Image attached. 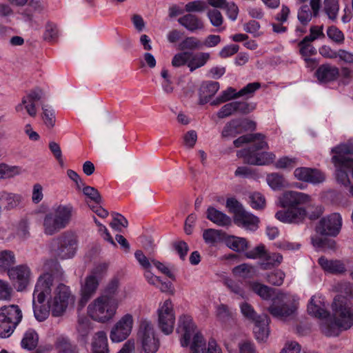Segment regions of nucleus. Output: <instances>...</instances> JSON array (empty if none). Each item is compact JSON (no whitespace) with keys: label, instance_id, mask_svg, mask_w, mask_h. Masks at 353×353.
<instances>
[{"label":"nucleus","instance_id":"obj_1","mask_svg":"<svg viewBox=\"0 0 353 353\" xmlns=\"http://www.w3.org/2000/svg\"><path fill=\"white\" fill-rule=\"evenodd\" d=\"M334 316L330 317L321 300L312 296L307 305L308 313L322 320L321 330L327 336H336L341 328L347 330L353 324V305L342 295L334 297L332 304Z\"/></svg>","mask_w":353,"mask_h":353},{"label":"nucleus","instance_id":"obj_2","mask_svg":"<svg viewBox=\"0 0 353 353\" xmlns=\"http://www.w3.org/2000/svg\"><path fill=\"white\" fill-rule=\"evenodd\" d=\"M248 143H252V145L237 151L236 153L237 157L243 159L245 163L265 165L274 161L276 156L272 152H259L260 150L268 148V144L265 141V136L263 134H248L241 136L234 141V145L236 148Z\"/></svg>","mask_w":353,"mask_h":353},{"label":"nucleus","instance_id":"obj_3","mask_svg":"<svg viewBox=\"0 0 353 353\" xmlns=\"http://www.w3.org/2000/svg\"><path fill=\"white\" fill-rule=\"evenodd\" d=\"M177 332L181 334L183 347L190 345V353H221L214 339H210L208 347L203 336L196 331V326L191 316L183 315L179 319Z\"/></svg>","mask_w":353,"mask_h":353},{"label":"nucleus","instance_id":"obj_4","mask_svg":"<svg viewBox=\"0 0 353 353\" xmlns=\"http://www.w3.org/2000/svg\"><path fill=\"white\" fill-rule=\"evenodd\" d=\"M54 277L50 273L41 275L35 285L33 292L32 306L35 319L44 321L49 316L50 310V304H43L46 298L50 294L53 286Z\"/></svg>","mask_w":353,"mask_h":353},{"label":"nucleus","instance_id":"obj_5","mask_svg":"<svg viewBox=\"0 0 353 353\" xmlns=\"http://www.w3.org/2000/svg\"><path fill=\"white\" fill-rule=\"evenodd\" d=\"M73 212L74 208L71 204H59L54 206L43 217L44 234L52 236L65 228L72 220Z\"/></svg>","mask_w":353,"mask_h":353},{"label":"nucleus","instance_id":"obj_6","mask_svg":"<svg viewBox=\"0 0 353 353\" xmlns=\"http://www.w3.org/2000/svg\"><path fill=\"white\" fill-rule=\"evenodd\" d=\"M119 305L114 300L98 296L88 307L89 316L95 321L106 323L114 318Z\"/></svg>","mask_w":353,"mask_h":353},{"label":"nucleus","instance_id":"obj_7","mask_svg":"<svg viewBox=\"0 0 353 353\" xmlns=\"http://www.w3.org/2000/svg\"><path fill=\"white\" fill-rule=\"evenodd\" d=\"M22 318V312L17 305H4L0 307V336H10Z\"/></svg>","mask_w":353,"mask_h":353},{"label":"nucleus","instance_id":"obj_8","mask_svg":"<svg viewBox=\"0 0 353 353\" xmlns=\"http://www.w3.org/2000/svg\"><path fill=\"white\" fill-rule=\"evenodd\" d=\"M78 240L72 232H65L52 241V249L56 256L60 259L72 258L77 252Z\"/></svg>","mask_w":353,"mask_h":353},{"label":"nucleus","instance_id":"obj_9","mask_svg":"<svg viewBox=\"0 0 353 353\" xmlns=\"http://www.w3.org/2000/svg\"><path fill=\"white\" fill-rule=\"evenodd\" d=\"M70 301H73V297L69 288L64 284H59L54 289L53 296L48 301L52 315L54 317L63 316Z\"/></svg>","mask_w":353,"mask_h":353},{"label":"nucleus","instance_id":"obj_10","mask_svg":"<svg viewBox=\"0 0 353 353\" xmlns=\"http://www.w3.org/2000/svg\"><path fill=\"white\" fill-rule=\"evenodd\" d=\"M137 335V341L141 344L145 353L157 352L159 347V340L150 322L143 321L140 324Z\"/></svg>","mask_w":353,"mask_h":353},{"label":"nucleus","instance_id":"obj_11","mask_svg":"<svg viewBox=\"0 0 353 353\" xmlns=\"http://www.w3.org/2000/svg\"><path fill=\"white\" fill-rule=\"evenodd\" d=\"M158 312V324L161 330L165 334L172 332L175 323V314L173 305L170 299L159 305Z\"/></svg>","mask_w":353,"mask_h":353},{"label":"nucleus","instance_id":"obj_12","mask_svg":"<svg viewBox=\"0 0 353 353\" xmlns=\"http://www.w3.org/2000/svg\"><path fill=\"white\" fill-rule=\"evenodd\" d=\"M294 303L288 300L286 295L278 294L268 311L274 316L281 320H285L291 316L296 311Z\"/></svg>","mask_w":353,"mask_h":353},{"label":"nucleus","instance_id":"obj_13","mask_svg":"<svg viewBox=\"0 0 353 353\" xmlns=\"http://www.w3.org/2000/svg\"><path fill=\"white\" fill-rule=\"evenodd\" d=\"M342 226V217L339 213H332L322 218L316 227L317 233L321 235L336 236Z\"/></svg>","mask_w":353,"mask_h":353},{"label":"nucleus","instance_id":"obj_14","mask_svg":"<svg viewBox=\"0 0 353 353\" xmlns=\"http://www.w3.org/2000/svg\"><path fill=\"white\" fill-rule=\"evenodd\" d=\"M134 324L133 316L130 314H124L112 327L110 337L112 342L119 343L130 334Z\"/></svg>","mask_w":353,"mask_h":353},{"label":"nucleus","instance_id":"obj_15","mask_svg":"<svg viewBox=\"0 0 353 353\" xmlns=\"http://www.w3.org/2000/svg\"><path fill=\"white\" fill-rule=\"evenodd\" d=\"M8 275L14 281L17 291H23L30 283L31 272L27 265H20L10 269Z\"/></svg>","mask_w":353,"mask_h":353},{"label":"nucleus","instance_id":"obj_16","mask_svg":"<svg viewBox=\"0 0 353 353\" xmlns=\"http://www.w3.org/2000/svg\"><path fill=\"white\" fill-rule=\"evenodd\" d=\"M321 5V0H310V6L302 4L297 12V19L303 25L306 26L312 20V17L319 16Z\"/></svg>","mask_w":353,"mask_h":353},{"label":"nucleus","instance_id":"obj_17","mask_svg":"<svg viewBox=\"0 0 353 353\" xmlns=\"http://www.w3.org/2000/svg\"><path fill=\"white\" fill-rule=\"evenodd\" d=\"M100 296L108 300H114L118 305L125 299V292L120 290V281L117 278L112 279L104 287Z\"/></svg>","mask_w":353,"mask_h":353},{"label":"nucleus","instance_id":"obj_18","mask_svg":"<svg viewBox=\"0 0 353 353\" xmlns=\"http://www.w3.org/2000/svg\"><path fill=\"white\" fill-rule=\"evenodd\" d=\"M307 213L303 208H290L288 210H279L276 213V218L283 222L289 223H298L302 221Z\"/></svg>","mask_w":353,"mask_h":353},{"label":"nucleus","instance_id":"obj_19","mask_svg":"<svg viewBox=\"0 0 353 353\" xmlns=\"http://www.w3.org/2000/svg\"><path fill=\"white\" fill-rule=\"evenodd\" d=\"M332 152L334 154L332 158L334 165H347L348 161L353 160L346 157L347 154H353V141L339 144L332 149Z\"/></svg>","mask_w":353,"mask_h":353},{"label":"nucleus","instance_id":"obj_20","mask_svg":"<svg viewBox=\"0 0 353 353\" xmlns=\"http://www.w3.org/2000/svg\"><path fill=\"white\" fill-rule=\"evenodd\" d=\"M310 196L303 192L296 191H286L280 198V202L283 207L296 208L301 204H305L310 201Z\"/></svg>","mask_w":353,"mask_h":353},{"label":"nucleus","instance_id":"obj_21","mask_svg":"<svg viewBox=\"0 0 353 353\" xmlns=\"http://www.w3.org/2000/svg\"><path fill=\"white\" fill-rule=\"evenodd\" d=\"M234 220L238 226L248 230L255 231L259 228V218L245 210L234 216Z\"/></svg>","mask_w":353,"mask_h":353},{"label":"nucleus","instance_id":"obj_22","mask_svg":"<svg viewBox=\"0 0 353 353\" xmlns=\"http://www.w3.org/2000/svg\"><path fill=\"white\" fill-rule=\"evenodd\" d=\"M220 88L217 81H206L202 83L199 90V103L204 105L210 101Z\"/></svg>","mask_w":353,"mask_h":353},{"label":"nucleus","instance_id":"obj_23","mask_svg":"<svg viewBox=\"0 0 353 353\" xmlns=\"http://www.w3.org/2000/svg\"><path fill=\"white\" fill-rule=\"evenodd\" d=\"M339 75V68L329 63L320 65L316 71L317 79L324 83L335 81Z\"/></svg>","mask_w":353,"mask_h":353},{"label":"nucleus","instance_id":"obj_24","mask_svg":"<svg viewBox=\"0 0 353 353\" xmlns=\"http://www.w3.org/2000/svg\"><path fill=\"white\" fill-rule=\"evenodd\" d=\"M100 280L94 275H89L85 278V283L81 287V303L85 304L96 293Z\"/></svg>","mask_w":353,"mask_h":353},{"label":"nucleus","instance_id":"obj_25","mask_svg":"<svg viewBox=\"0 0 353 353\" xmlns=\"http://www.w3.org/2000/svg\"><path fill=\"white\" fill-rule=\"evenodd\" d=\"M254 333L259 341H265L270 333L268 325L270 319L266 314L259 315L254 321Z\"/></svg>","mask_w":353,"mask_h":353},{"label":"nucleus","instance_id":"obj_26","mask_svg":"<svg viewBox=\"0 0 353 353\" xmlns=\"http://www.w3.org/2000/svg\"><path fill=\"white\" fill-rule=\"evenodd\" d=\"M206 218L220 227L229 226L232 223V220L229 216L212 206L207 209Z\"/></svg>","mask_w":353,"mask_h":353},{"label":"nucleus","instance_id":"obj_27","mask_svg":"<svg viewBox=\"0 0 353 353\" xmlns=\"http://www.w3.org/2000/svg\"><path fill=\"white\" fill-rule=\"evenodd\" d=\"M319 263L325 271L332 274H342L346 271L345 265L340 261L328 260L322 256L319 259Z\"/></svg>","mask_w":353,"mask_h":353},{"label":"nucleus","instance_id":"obj_28","mask_svg":"<svg viewBox=\"0 0 353 353\" xmlns=\"http://www.w3.org/2000/svg\"><path fill=\"white\" fill-rule=\"evenodd\" d=\"M178 22L187 30L194 32L204 27L202 21L196 15L187 14L178 19Z\"/></svg>","mask_w":353,"mask_h":353},{"label":"nucleus","instance_id":"obj_29","mask_svg":"<svg viewBox=\"0 0 353 353\" xmlns=\"http://www.w3.org/2000/svg\"><path fill=\"white\" fill-rule=\"evenodd\" d=\"M190 54L188 68L191 72L205 65L210 59V54L208 52H198L196 54L190 52Z\"/></svg>","mask_w":353,"mask_h":353},{"label":"nucleus","instance_id":"obj_30","mask_svg":"<svg viewBox=\"0 0 353 353\" xmlns=\"http://www.w3.org/2000/svg\"><path fill=\"white\" fill-rule=\"evenodd\" d=\"M283 260V256L279 253H270L265 250L259 265L263 270H268L279 265Z\"/></svg>","mask_w":353,"mask_h":353},{"label":"nucleus","instance_id":"obj_31","mask_svg":"<svg viewBox=\"0 0 353 353\" xmlns=\"http://www.w3.org/2000/svg\"><path fill=\"white\" fill-rule=\"evenodd\" d=\"M0 200L4 201V209L11 210L19 205L22 201V196L18 194L3 192L0 195Z\"/></svg>","mask_w":353,"mask_h":353},{"label":"nucleus","instance_id":"obj_32","mask_svg":"<svg viewBox=\"0 0 353 353\" xmlns=\"http://www.w3.org/2000/svg\"><path fill=\"white\" fill-rule=\"evenodd\" d=\"M266 181L268 185L274 190H280L288 185V183L283 176L276 172L268 174Z\"/></svg>","mask_w":353,"mask_h":353},{"label":"nucleus","instance_id":"obj_33","mask_svg":"<svg viewBox=\"0 0 353 353\" xmlns=\"http://www.w3.org/2000/svg\"><path fill=\"white\" fill-rule=\"evenodd\" d=\"M39 341L37 333L32 329L28 330L21 340V346L24 349L32 350L34 349Z\"/></svg>","mask_w":353,"mask_h":353},{"label":"nucleus","instance_id":"obj_34","mask_svg":"<svg viewBox=\"0 0 353 353\" xmlns=\"http://www.w3.org/2000/svg\"><path fill=\"white\" fill-rule=\"evenodd\" d=\"M299 52L305 62L309 64H315L314 61L310 59V57L316 54V48L312 45V43H307L305 41H301L299 43Z\"/></svg>","mask_w":353,"mask_h":353},{"label":"nucleus","instance_id":"obj_35","mask_svg":"<svg viewBox=\"0 0 353 353\" xmlns=\"http://www.w3.org/2000/svg\"><path fill=\"white\" fill-rule=\"evenodd\" d=\"M226 245L236 252H243L248 248V241L245 238L231 236L226 239Z\"/></svg>","mask_w":353,"mask_h":353},{"label":"nucleus","instance_id":"obj_36","mask_svg":"<svg viewBox=\"0 0 353 353\" xmlns=\"http://www.w3.org/2000/svg\"><path fill=\"white\" fill-rule=\"evenodd\" d=\"M56 347L59 353H77L78 352L77 345L71 343L68 338H59Z\"/></svg>","mask_w":353,"mask_h":353},{"label":"nucleus","instance_id":"obj_37","mask_svg":"<svg viewBox=\"0 0 353 353\" xmlns=\"http://www.w3.org/2000/svg\"><path fill=\"white\" fill-rule=\"evenodd\" d=\"M323 10L332 21L337 19L339 10V5L338 0H324Z\"/></svg>","mask_w":353,"mask_h":353},{"label":"nucleus","instance_id":"obj_38","mask_svg":"<svg viewBox=\"0 0 353 353\" xmlns=\"http://www.w3.org/2000/svg\"><path fill=\"white\" fill-rule=\"evenodd\" d=\"M311 241L314 247L316 248L325 249H334L336 243L334 240L323 238L315 235L311 238Z\"/></svg>","mask_w":353,"mask_h":353},{"label":"nucleus","instance_id":"obj_39","mask_svg":"<svg viewBox=\"0 0 353 353\" xmlns=\"http://www.w3.org/2000/svg\"><path fill=\"white\" fill-rule=\"evenodd\" d=\"M21 169L19 166H11L5 163L0 164V179H8L21 174Z\"/></svg>","mask_w":353,"mask_h":353},{"label":"nucleus","instance_id":"obj_40","mask_svg":"<svg viewBox=\"0 0 353 353\" xmlns=\"http://www.w3.org/2000/svg\"><path fill=\"white\" fill-rule=\"evenodd\" d=\"M14 263L15 256L13 252L7 250L0 251V269L8 268Z\"/></svg>","mask_w":353,"mask_h":353},{"label":"nucleus","instance_id":"obj_41","mask_svg":"<svg viewBox=\"0 0 353 353\" xmlns=\"http://www.w3.org/2000/svg\"><path fill=\"white\" fill-rule=\"evenodd\" d=\"M222 232L216 229H206L203 232V238L206 243L214 244L221 239Z\"/></svg>","mask_w":353,"mask_h":353},{"label":"nucleus","instance_id":"obj_42","mask_svg":"<svg viewBox=\"0 0 353 353\" xmlns=\"http://www.w3.org/2000/svg\"><path fill=\"white\" fill-rule=\"evenodd\" d=\"M251 289L263 299L268 300L272 296V289L263 284L256 282L252 283L251 284Z\"/></svg>","mask_w":353,"mask_h":353},{"label":"nucleus","instance_id":"obj_43","mask_svg":"<svg viewBox=\"0 0 353 353\" xmlns=\"http://www.w3.org/2000/svg\"><path fill=\"white\" fill-rule=\"evenodd\" d=\"M336 168V179L337 182L345 187H349L350 181L345 169L348 168L345 165H334Z\"/></svg>","mask_w":353,"mask_h":353},{"label":"nucleus","instance_id":"obj_44","mask_svg":"<svg viewBox=\"0 0 353 353\" xmlns=\"http://www.w3.org/2000/svg\"><path fill=\"white\" fill-rule=\"evenodd\" d=\"M180 48L184 50H196L202 48V42L197 38L189 37L185 38L179 45Z\"/></svg>","mask_w":353,"mask_h":353},{"label":"nucleus","instance_id":"obj_45","mask_svg":"<svg viewBox=\"0 0 353 353\" xmlns=\"http://www.w3.org/2000/svg\"><path fill=\"white\" fill-rule=\"evenodd\" d=\"M327 35L330 39L337 44H341L344 42V34L336 26H330L327 30Z\"/></svg>","mask_w":353,"mask_h":353},{"label":"nucleus","instance_id":"obj_46","mask_svg":"<svg viewBox=\"0 0 353 353\" xmlns=\"http://www.w3.org/2000/svg\"><path fill=\"white\" fill-rule=\"evenodd\" d=\"M232 272L237 276L249 278L254 272V268L248 263H243L234 268Z\"/></svg>","mask_w":353,"mask_h":353},{"label":"nucleus","instance_id":"obj_47","mask_svg":"<svg viewBox=\"0 0 353 353\" xmlns=\"http://www.w3.org/2000/svg\"><path fill=\"white\" fill-rule=\"evenodd\" d=\"M249 202L252 208L260 210L265 205V197L259 192H254L249 196Z\"/></svg>","mask_w":353,"mask_h":353},{"label":"nucleus","instance_id":"obj_48","mask_svg":"<svg viewBox=\"0 0 353 353\" xmlns=\"http://www.w3.org/2000/svg\"><path fill=\"white\" fill-rule=\"evenodd\" d=\"M240 127L239 120H232L227 123L222 131L223 137H235L238 133V128Z\"/></svg>","mask_w":353,"mask_h":353},{"label":"nucleus","instance_id":"obj_49","mask_svg":"<svg viewBox=\"0 0 353 353\" xmlns=\"http://www.w3.org/2000/svg\"><path fill=\"white\" fill-rule=\"evenodd\" d=\"M43 120L49 129L52 128L55 125L56 118L55 114L53 110L48 108L47 106H43Z\"/></svg>","mask_w":353,"mask_h":353},{"label":"nucleus","instance_id":"obj_50","mask_svg":"<svg viewBox=\"0 0 353 353\" xmlns=\"http://www.w3.org/2000/svg\"><path fill=\"white\" fill-rule=\"evenodd\" d=\"M261 88V84L259 82L250 83L237 92V96L239 97H245L246 98L252 97L257 90Z\"/></svg>","mask_w":353,"mask_h":353},{"label":"nucleus","instance_id":"obj_51","mask_svg":"<svg viewBox=\"0 0 353 353\" xmlns=\"http://www.w3.org/2000/svg\"><path fill=\"white\" fill-rule=\"evenodd\" d=\"M112 215L113 219L110 225L113 229L121 231V228H126L128 226V222L123 216L116 212H113Z\"/></svg>","mask_w":353,"mask_h":353},{"label":"nucleus","instance_id":"obj_52","mask_svg":"<svg viewBox=\"0 0 353 353\" xmlns=\"http://www.w3.org/2000/svg\"><path fill=\"white\" fill-rule=\"evenodd\" d=\"M285 273L279 270L269 273L267 275V281L269 283L279 286L283 283Z\"/></svg>","mask_w":353,"mask_h":353},{"label":"nucleus","instance_id":"obj_53","mask_svg":"<svg viewBox=\"0 0 353 353\" xmlns=\"http://www.w3.org/2000/svg\"><path fill=\"white\" fill-rule=\"evenodd\" d=\"M92 347L108 349L107 336L104 332L100 331L96 333L92 341Z\"/></svg>","mask_w":353,"mask_h":353},{"label":"nucleus","instance_id":"obj_54","mask_svg":"<svg viewBox=\"0 0 353 353\" xmlns=\"http://www.w3.org/2000/svg\"><path fill=\"white\" fill-rule=\"evenodd\" d=\"M297 159L283 157L274 163V166L278 169H292L295 167Z\"/></svg>","mask_w":353,"mask_h":353},{"label":"nucleus","instance_id":"obj_55","mask_svg":"<svg viewBox=\"0 0 353 353\" xmlns=\"http://www.w3.org/2000/svg\"><path fill=\"white\" fill-rule=\"evenodd\" d=\"M207 16L211 24L214 27H219L223 24V17L220 11L216 9L209 10Z\"/></svg>","mask_w":353,"mask_h":353},{"label":"nucleus","instance_id":"obj_56","mask_svg":"<svg viewBox=\"0 0 353 353\" xmlns=\"http://www.w3.org/2000/svg\"><path fill=\"white\" fill-rule=\"evenodd\" d=\"M190 56H191L190 52H183L178 53L173 57L172 60V65L174 67H180L187 63L188 65Z\"/></svg>","mask_w":353,"mask_h":353},{"label":"nucleus","instance_id":"obj_57","mask_svg":"<svg viewBox=\"0 0 353 353\" xmlns=\"http://www.w3.org/2000/svg\"><path fill=\"white\" fill-rule=\"evenodd\" d=\"M82 191L83 194L89 197L91 200L94 201L96 203H101L102 202V198L99 191L91 186H85L83 188Z\"/></svg>","mask_w":353,"mask_h":353},{"label":"nucleus","instance_id":"obj_58","mask_svg":"<svg viewBox=\"0 0 353 353\" xmlns=\"http://www.w3.org/2000/svg\"><path fill=\"white\" fill-rule=\"evenodd\" d=\"M35 103L32 102V101H28L26 100V99L23 98L22 99V102L21 104H19L17 107H16V110L17 112H20L23 110V108H24L28 114L30 116V117H35L36 114H37V109H36V107H35Z\"/></svg>","mask_w":353,"mask_h":353},{"label":"nucleus","instance_id":"obj_59","mask_svg":"<svg viewBox=\"0 0 353 353\" xmlns=\"http://www.w3.org/2000/svg\"><path fill=\"white\" fill-rule=\"evenodd\" d=\"M224 284L228 288V289L230 290L231 292L241 298H244V290L239 283H236L230 279H225L224 281Z\"/></svg>","mask_w":353,"mask_h":353},{"label":"nucleus","instance_id":"obj_60","mask_svg":"<svg viewBox=\"0 0 353 353\" xmlns=\"http://www.w3.org/2000/svg\"><path fill=\"white\" fill-rule=\"evenodd\" d=\"M266 249L264 245L261 244L254 248L252 250L245 252V256L248 259H259L261 261L263 256V254Z\"/></svg>","mask_w":353,"mask_h":353},{"label":"nucleus","instance_id":"obj_61","mask_svg":"<svg viewBox=\"0 0 353 353\" xmlns=\"http://www.w3.org/2000/svg\"><path fill=\"white\" fill-rule=\"evenodd\" d=\"M57 35L58 30L57 26L51 22L47 23L46 26V31L43 36L45 40L52 41L57 37Z\"/></svg>","mask_w":353,"mask_h":353},{"label":"nucleus","instance_id":"obj_62","mask_svg":"<svg viewBox=\"0 0 353 353\" xmlns=\"http://www.w3.org/2000/svg\"><path fill=\"white\" fill-rule=\"evenodd\" d=\"M226 207L229 209L230 212L234 213V216L245 210L243 205L234 198L227 199Z\"/></svg>","mask_w":353,"mask_h":353},{"label":"nucleus","instance_id":"obj_63","mask_svg":"<svg viewBox=\"0 0 353 353\" xmlns=\"http://www.w3.org/2000/svg\"><path fill=\"white\" fill-rule=\"evenodd\" d=\"M230 19L235 21L239 14V8L234 2H226L223 8Z\"/></svg>","mask_w":353,"mask_h":353},{"label":"nucleus","instance_id":"obj_64","mask_svg":"<svg viewBox=\"0 0 353 353\" xmlns=\"http://www.w3.org/2000/svg\"><path fill=\"white\" fill-rule=\"evenodd\" d=\"M337 58L339 61L347 64L353 65V53L344 49L337 51Z\"/></svg>","mask_w":353,"mask_h":353}]
</instances>
